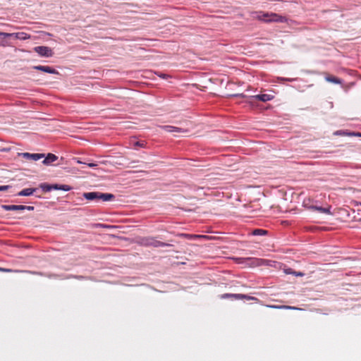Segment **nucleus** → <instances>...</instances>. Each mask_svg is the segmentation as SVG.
Wrapping results in <instances>:
<instances>
[{"label":"nucleus","instance_id":"1","mask_svg":"<svg viewBox=\"0 0 361 361\" xmlns=\"http://www.w3.org/2000/svg\"><path fill=\"white\" fill-rule=\"evenodd\" d=\"M252 17L254 19L264 21L266 23H271V22L283 23V22L286 21L285 17L279 16L275 13L255 11L252 13Z\"/></svg>","mask_w":361,"mask_h":361},{"label":"nucleus","instance_id":"2","mask_svg":"<svg viewBox=\"0 0 361 361\" xmlns=\"http://www.w3.org/2000/svg\"><path fill=\"white\" fill-rule=\"evenodd\" d=\"M83 197L87 200H102L103 202L111 201L114 199V195L112 194L99 192H85Z\"/></svg>","mask_w":361,"mask_h":361},{"label":"nucleus","instance_id":"3","mask_svg":"<svg viewBox=\"0 0 361 361\" xmlns=\"http://www.w3.org/2000/svg\"><path fill=\"white\" fill-rule=\"evenodd\" d=\"M34 51L37 53L40 56L51 57L54 54L52 49L46 46H38L34 48Z\"/></svg>","mask_w":361,"mask_h":361},{"label":"nucleus","instance_id":"4","mask_svg":"<svg viewBox=\"0 0 361 361\" xmlns=\"http://www.w3.org/2000/svg\"><path fill=\"white\" fill-rule=\"evenodd\" d=\"M221 299H231V300H254L256 299L254 297L248 296L244 294H231V293H225L220 295Z\"/></svg>","mask_w":361,"mask_h":361},{"label":"nucleus","instance_id":"5","mask_svg":"<svg viewBox=\"0 0 361 361\" xmlns=\"http://www.w3.org/2000/svg\"><path fill=\"white\" fill-rule=\"evenodd\" d=\"M144 244L147 246H152V247H154L171 246L170 244H168V243H166L164 242H161L154 238H149L145 239Z\"/></svg>","mask_w":361,"mask_h":361},{"label":"nucleus","instance_id":"6","mask_svg":"<svg viewBox=\"0 0 361 361\" xmlns=\"http://www.w3.org/2000/svg\"><path fill=\"white\" fill-rule=\"evenodd\" d=\"M274 99V96L271 94H257L254 96H251L248 97L247 102L252 104L253 102V100L257 99L262 102H268L270 100H272Z\"/></svg>","mask_w":361,"mask_h":361},{"label":"nucleus","instance_id":"7","mask_svg":"<svg viewBox=\"0 0 361 361\" xmlns=\"http://www.w3.org/2000/svg\"><path fill=\"white\" fill-rule=\"evenodd\" d=\"M34 69L39 70L45 73H51V74H59V72L50 67V66H34Z\"/></svg>","mask_w":361,"mask_h":361},{"label":"nucleus","instance_id":"8","mask_svg":"<svg viewBox=\"0 0 361 361\" xmlns=\"http://www.w3.org/2000/svg\"><path fill=\"white\" fill-rule=\"evenodd\" d=\"M161 128L166 132L169 133H186L187 130L180 128L171 126H164Z\"/></svg>","mask_w":361,"mask_h":361},{"label":"nucleus","instance_id":"9","mask_svg":"<svg viewBox=\"0 0 361 361\" xmlns=\"http://www.w3.org/2000/svg\"><path fill=\"white\" fill-rule=\"evenodd\" d=\"M179 236L187 238L188 240H195L198 238H207V235H193V234H188V233H180Z\"/></svg>","mask_w":361,"mask_h":361},{"label":"nucleus","instance_id":"10","mask_svg":"<svg viewBox=\"0 0 361 361\" xmlns=\"http://www.w3.org/2000/svg\"><path fill=\"white\" fill-rule=\"evenodd\" d=\"M58 157L55 154L49 153L47 156L44 158V159L42 161V163L45 165H48L56 161Z\"/></svg>","mask_w":361,"mask_h":361},{"label":"nucleus","instance_id":"11","mask_svg":"<svg viewBox=\"0 0 361 361\" xmlns=\"http://www.w3.org/2000/svg\"><path fill=\"white\" fill-rule=\"evenodd\" d=\"M37 188H25L18 193V196H30L32 195Z\"/></svg>","mask_w":361,"mask_h":361},{"label":"nucleus","instance_id":"12","mask_svg":"<svg viewBox=\"0 0 361 361\" xmlns=\"http://www.w3.org/2000/svg\"><path fill=\"white\" fill-rule=\"evenodd\" d=\"M3 208L6 211L11 210H25V205H4Z\"/></svg>","mask_w":361,"mask_h":361},{"label":"nucleus","instance_id":"13","mask_svg":"<svg viewBox=\"0 0 361 361\" xmlns=\"http://www.w3.org/2000/svg\"><path fill=\"white\" fill-rule=\"evenodd\" d=\"M325 79L327 82H333L335 84H341V80L334 75H327L325 77Z\"/></svg>","mask_w":361,"mask_h":361},{"label":"nucleus","instance_id":"14","mask_svg":"<svg viewBox=\"0 0 361 361\" xmlns=\"http://www.w3.org/2000/svg\"><path fill=\"white\" fill-rule=\"evenodd\" d=\"M268 307L274 308V309H286V310H296L297 308L295 307H291L288 305H267Z\"/></svg>","mask_w":361,"mask_h":361},{"label":"nucleus","instance_id":"15","mask_svg":"<svg viewBox=\"0 0 361 361\" xmlns=\"http://www.w3.org/2000/svg\"><path fill=\"white\" fill-rule=\"evenodd\" d=\"M31 36L25 32H19V34L16 35V39H20V40H25L30 39Z\"/></svg>","mask_w":361,"mask_h":361},{"label":"nucleus","instance_id":"16","mask_svg":"<svg viewBox=\"0 0 361 361\" xmlns=\"http://www.w3.org/2000/svg\"><path fill=\"white\" fill-rule=\"evenodd\" d=\"M312 209L317 210L321 213H324V214H331L329 209L323 208L322 207L314 206V207H312Z\"/></svg>","mask_w":361,"mask_h":361},{"label":"nucleus","instance_id":"17","mask_svg":"<svg viewBox=\"0 0 361 361\" xmlns=\"http://www.w3.org/2000/svg\"><path fill=\"white\" fill-rule=\"evenodd\" d=\"M30 157V160L37 161L42 158H44V154H38V153L31 154V157Z\"/></svg>","mask_w":361,"mask_h":361},{"label":"nucleus","instance_id":"18","mask_svg":"<svg viewBox=\"0 0 361 361\" xmlns=\"http://www.w3.org/2000/svg\"><path fill=\"white\" fill-rule=\"evenodd\" d=\"M267 233L266 230L263 229H255L252 231V234L253 235H263Z\"/></svg>","mask_w":361,"mask_h":361},{"label":"nucleus","instance_id":"19","mask_svg":"<svg viewBox=\"0 0 361 361\" xmlns=\"http://www.w3.org/2000/svg\"><path fill=\"white\" fill-rule=\"evenodd\" d=\"M0 271L6 272V273H11V272H28L27 271L24 270H13L11 269H6V268H1L0 267Z\"/></svg>","mask_w":361,"mask_h":361},{"label":"nucleus","instance_id":"20","mask_svg":"<svg viewBox=\"0 0 361 361\" xmlns=\"http://www.w3.org/2000/svg\"><path fill=\"white\" fill-rule=\"evenodd\" d=\"M19 34V32H14V33H7L4 32H0V35H4L5 37H14L16 39V35Z\"/></svg>","mask_w":361,"mask_h":361},{"label":"nucleus","instance_id":"21","mask_svg":"<svg viewBox=\"0 0 361 361\" xmlns=\"http://www.w3.org/2000/svg\"><path fill=\"white\" fill-rule=\"evenodd\" d=\"M40 188L44 190V191H46V192H48V191H50L51 190V185H49V184H47V183H42L40 185Z\"/></svg>","mask_w":361,"mask_h":361},{"label":"nucleus","instance_id":"22","mask_svg":"<svg viewBox=\"0 0 361 361\" xmlns=\"http://www.w3.org/2000/svg\"><path fill=\"white\" fill-rule=\"evenodd\" d=\"M72 189V188L68 185H60L59 190L63 191H69Z\"/></svg>","mask_w":361,"mask_h":361},{"label":"nucleus","instance_id":"23","mask_svg":"<svg viewBox=\"0 0 361 361\" xmlns=\"http://www.w3.org/2000/svg\"><path fill=\"white\" fill-rule=\"evenodd\" d=\"M310 202H311L310 199H305L303 201V205L307 208L312 209V207H314V206L310 204Z\"/></svg>","mask_w":361,"mask_h":361},{"label":"nucleus","instance_id":"24","mask_svg":"<svg viewBox=\"0 0 361 361\" xmlns=\"http://www.w3.org/2000/svg\"><path fill=\"white\" fill-rule=\"evenodd\" d=\"M133 146L135 147H145V142H140V141H136L133 143Z\"/></svg>","mask_w":361,"mask_h":361},{"label":"nucleus","instance_id":"25","mask_svg":"<svg viewBox=\"0 0 361 361\" xmlns=\"http://www.w3.org/2000/svg\"><path fill=\"white\" fill-rule=\"evenodd\" d=\"M18 155L26 159H30V157H31V154L28 152L19 153Z\"/></svg>","mask_w":361,"mask_h":361},{"label":"nucleus","instance_id":"26","mask_svg":"<svg viewBox=\"0 0 361 361\" xmlns=\"http://www.w3.org/2000/svg\"><path fill=\"white\" fill-rule=\"evenodd\" d=\"M0 45L2 47H7V46H10L11 44H10L9 42L6 39V38H3L1 39Z\"/></svg>","mask_w":361,"mask_h":361},{"label":"nucleus","instance_id":"27","mask_svg":"<svg viewBox=\"0 0 361 361\" xmlns=\"http://www.w3.org/2000/svg\"><path fill=\"white\" fill-rule=\"evenodd\" d=\"M10 188L9 185H1L0 186V191H6Z\"/></svg>","mask_w":361,"mask_h":361},{"label":"nucleus","instance_id":"28","mask_svg":"<svg viewBox=\"0 0 361 361\" xmlns=\"http://www.w3.org/2000/svg\"><path fill=\"white\" fill-rule=\"evenodd\" d=\"M232 97H241V98L247 97V96L245 95L244 94H236L232 95Z\"/></svg>","mask_w":361,"mask_h":361},{"label":"nucleus","instance_id":"29","mask_svg":"<svg viewBox=\"0 0 361 361\" xmlns=\"http://www.w3.org/2000/svg\"><path fill=\"white\" fill-rule=\"evenodd\" d=\"M294 275L296 276H303L304 274L302 272L294 271Z\"/></svg>","mask_w":361,"mask_h":361},{"label":"nucleus","instance_id":"30","mask_svg":"<svg viewBox=\"0 0 361 361\" xmlns=\"http://www.w3.org/2000/svg\"><path fill=\"white\" fill-rule=\"evenodd\" d=\"M286 273L294 275V271H293L291 269H286Z\"/></svg>","mask_w":361,"mask_h":361},{"label":"nucleus","instance_id":"31","mask_svg":"<svg viewBox=\"0 0 361 361\" xmlns=\"http://www.w3.org/2000/svg\"><path fill=\"white\" fill-rule=\"evenodd\" d=\"M59 185H57V184L51 185V189L59 190Z\"/></svg>","mask_w":361,"mask_h":361},{"label":"nucleus","instance_id":"32","mask_svg":"<svg viewBox=\"0 0 361 361\" xmlns=\"http://www.w3.org/2000/svg\"><path fill=\"white\" fill-rule=\"evenodd\" d=\"M25 209L33 210L34 207L32 206H25Z\"/></svg>","mask_w":361,"mask_h":361},{"label":"nucleus","instance_id":"33","mask_svg":"<svg viewBox=\"0 0 361 361\" xmlns=\"http://www.w3.org/2000/svg\"><path fill=\"white\" fill-rule=\"evenodd\" d=\"M87 165H88V166H90V167H91V168H92V167H94V166H97V164H95V163H90V164H87Z\"/></svg>","mask_w":361,"mask_h":361},{"label":"nucleus","instance_id":"34","mask_svg":"<svg viewBox=\"0 0 361 361\" xmlns=\"http://www.w3.org/2000/svg\"><path fill=\"white\" fill-rule=\"evenodd\" d=\"M0 37H2V39H3V38H6V37H4V35H0Z\"/></svg>","mask_w":361,"mask_h":361},{"label":"nucleus","instance_id":"35","mask_svg":"<svg viewBox=\"0 0 361 361\" xmlns=\"http://www.w3.org/2000/svg\"><path fill=\"white\" fill-rule=\"evenodd\" d=\"M78 163H79V164H82V161H78Z\"/></svg>","mask_w":361,"mask_h":361}]
</instances>
